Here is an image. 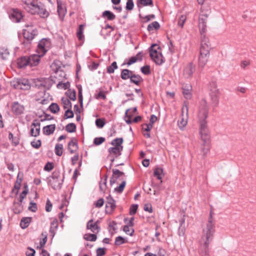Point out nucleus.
<instances>
[{"label": "nucleus", "instance_id": "obj_1", "mask_svg": "<svg viewBox=\"0 0 256 256\" xmlns=\"http://www.w3.org/2000/svg\"><path fill=\"white\" fill-rule=\"evenodd\" d=\"M214 214V210L211 208L208 222L203 228L200 240V248L201 256H208L209 255L208 246L213 238L215 232V220L213 218Z\"/></svg>", "mask_w": 256, "mask_h": 256}, {"label": "nucleus", "instance_id": "obj_2", "mask_svg": "<svg viewBox=\"0 0 256 256\" xmlns=\"http://www.w3.org/2000/svg\"><path fill=\"white\" fill-rule=\"evenodd\" d=\"M24 4V8L32 14H38L41 18H46L49 15V12L42 4H38L35 0H22Z\"/></svg>", "mask_w": 256, "mask_h": 256}, {"label": "nucleus", "instance_id": "obj_3", "mask_svg": "<svg viewBox=\"0 0 256 256\" xmlns=\"http://www.w3.org/2000/svg\"><path fill=\"white\" fill-rule=\"evenodd\" d=\"M208 107L205 100H202L200 103L198 112V118L200 124V132L206 134L205 132H209L206 118L208 117Z\"/></svg>", "mask_w": 256, "mask_h": 256}, {"label": "nucleus", "instance_id": "obj_4", "mask_svg": "<svg viewBox=\"0 0 256 256\" xmlns=\"http://www.w3.org/2000/svg\"><path fill=\"white\" fill-rule=\"evenodd\" d=\"M210 46L208 38L205 35L202 36L198 58L199 68H204L207 63L210 56Z\"/></svg>", "mask_w": 256, "mask_h": 256}, {"label": "nucleus", "instance_id": "obj_5", "mask_svg": "<svg viewBox=\"0 0 256 256\" xmlns=\"http://www.w3.org/2000/svg\"><path fill=\"white\" fill-rule=\"evenodd\" d=\"M150 54L152 59L157 64H162L164 61L161 50L158 44H152L150 50Z\"/></svg>", "mask_w": 256, "mask_h": 256}, {"label": "nucleus", "instance_id": "obj_6", "mask_svg": "<svg viewBox=\"0 0 256 256\" xmlns=\"http://www.w3.org/2000/svg\"><path fill=\"white\" fill-rule=\"evenodd\" d=\"M62 182L63 179L59 172H54L48 180L49 184L54 190L60 189Z\"/></svg>", "mask_w": 256, "mask_h": 256}, {"label": "nucleus", "instance_id": "obj_7", "mask_svg": "<svg viewBox=\"0 0 256 256\" xmlns=\"http://www.w3.org/2000/svg\"><path fill=\"white\" fill-rule=\"evenodd\" d=\"M203 144L200 146V150L203 156H206L210 150V135L209 132H205V134L200 132Z\"/></svg>", "mask_w": 256, "mask_h": 256}, {"label": "nucleus", "instance_id": "obj_8", "mask_svg": "<svg viewBox=\"0 0 256 256\" xmlns=\"http://www.w3.org/2000/svg\"><path fill=\"white\" fill-rule=\"evenodd\" d=\"M182 114L178 124L180 129H183L187 124L188 120V107L185 104L182 108Z\"/></svg>", "mask_w": 256, "mask_h": 256}, {"label": "nucleus", "instance_id": "obj_9", "mask_svg": "<svg viewBox=\"0 0 256 256\" xmlns=\"http://www.w3.org/2000/svg\"><path fill=\"white\" fill-rule=\"evenodd\" d=\"M50 48V42L48 40L43 38L38 43L37 49L38 54L43 56Z\"/></svg>", "mask_w": 256, "mask_h": 256}, {"label": "nucleus", "instance_id": "obj_10", "mask_svg": "<svg viewBox=\"0 0 256 256\" xmlns=\"http://www.w3.org/2000/svg\"><path fill=\"white\" fill-rule=\"evenodd\" d=\"M14 86L16 88L24 90L30 89L31 86L29 80L26 78L18 79L14 84Z\"/></svg>", "mask_w": 256, "mask_h": 256}, {"label": "nucleus", "instance_id": "obj_11", "mask_svg": "<svg viewBox=\"0 0 256 256\" xmlns=\"http://www.w3.org/2000/svg\"><path fill=\"white\" fill-rule=\"evenodd\" d=\"M208 18L207 14H200L198 18V27L202 36L204 35V33L206 30V22Z\"/></svg>", "mask_w": 256, "mask_h": 256}, {"label": "nucleus", "instance_id": "obj_12", "mask_svg": "<svg viewBox=\"0 0 256 256\" xmlns=\"http://www.w3.org/2000/svg\"><path fill=\"white\" fill-rule=\"evenodd\" d=\"M40 124L37 120H34L30 126V135L36 137L40 135Z\"/></svg>", "mask_w": 256, "mask_h": 256}, {"label": "nucleus", "instance_id": "obj_13", "mask_svg": "<svg viewBox=\"0 0 256 256\" xmlns=\"http://www.w3.org/2000/svg\"><path fill=\"white\" fill-rule=\"evenodd\" d=\"M195 70V66L192 62H190L184 67L183 70V75L185 78H190Z\"/></svg>", "mask_w": 256, "mask_h": 256}, {"label": "nucleus", "instance_id": "obj_14", "mask_svg": "<svg viewBox=\"0 0 256 256\" xmlns=\"http://www.w3.org/2000/svg\"><path fill=\"white\" fill-rule=\"evenodd\" d=\"M12 111L15 115L18 116L24 113V107L18 102H14L11 106Z\"/></svg>", "mask_w": 256, "mask_h": 256}, {"label": "nucleus", "instance_id": "obj_15", "mask_svg": "<svg viewBox=\"0 0 256 256\" xmlns=\"http://www.w3.org/2000/svg\"><path fill=\"white\" fill-rule=\"evenodd\" d=\"M41 56V55L38 54H32L27 57L28 61V66H37L40 61V58Z\"/></svg>", "mask_w": 256, "mask_h": 256}, {"label": "nucleus", "instance_id": "obj_16", "mask_svg": "<svg viewBox=\"0 0 256 256\" xmlns=\"http://www.w3.org/2000/svg\"><path fill=\"white\" fill-rule=\"evenodd\" d=\"M98 221L94 222L92 220H90L86 224V228L90 230L92 232L97 234L100 230V226H98Z\"/></svg>", "mask_w": 256, "mask_h": 256}, {"label": "nucleus", "instance_id": "obj_17", "mask_svg": "<svg viewBox=\"0 0 256 256\" xmlns=\"http://www.w3.org/2000/svg\"><path fill=\"white\" fill-rule=\"evenodd\" d=\"M157 120V117L152 114L150 116V122L142 125V130L143 131L150 132L153 127V124Z\"/></svg>", "mask_w": 256, "mask_h": 256}, {"label": "nucleus", "instance_id": "obj_18", "mask_svg": "<svg viewBox=\"0 0 256 256\" xmlns=\"http://www.w3.org/2000/svg\"><path fill=\"white\" fill-rule=\"evenodd\" d=\"M106 199V211H109L110 212H111L116 207V201L110 196H107Z\"/></svg>", "mask_w": 256, "mask_h": 256}, {"label": "nucleus", "instance_id": "obj_19", "mask_svg": "<svg viewBox=\"0 0 256 256\" xmlns=\"http://www.w3.org/2000/svg\"><path fill=\"white\" fill-rule=\"evenodd\" d=\"M124 174L123 172L119 170H118L113 169L112 170V175L110 180V184L111 185H112L114 184H115L117 180L119 178L124 176Z\"/></svg>", "mask_w": 256, "mask_h": 256}, {"label": "nucleus", "instance_id": "obj_20", "mask_svg": "<svg viewBox=\"0 0 256 256\" xmlns=\"http://www.w3.org/2000/svg\"><path fill=\"white\" fill-rule=\"evenodd\" d=\"M214 92H210V96L214 106H216L219 102V97L220 94V90H214Z\"/></svg>", "mask_w": 256, "mask_h": 256}, {"label": "nucleus", "instance_id": "obj_21", "mask_svg": "<svg viewBox=\"0 0 256 256\" xmlns=\"http://www.w3.org/2000/svg\"><path fill=\"white\" fill-rule=\"evenodd\" d=\"M78 149V142L75 138H72L68 144V150L70 154L75 153Z\"/></svg>", "mask_w": 256, "mask_h": 256}, {"label": "nucleus", "instance_id": "obj_22", "mask_svg": "<svg viewBox=\"0 0 256 256\" xmlns=\"http://www.w3.org/2000/svg\"><path fill=\"white\" fill-rule=\"evenodd\" d=\"M182 93L184 98L186 99H190L192 96V86L190 84L183 85L182 86Z\"/></svg>", "mask_w": 256, "mask_h": 256}, {"label": "nucleus", "instance_id": "obj_23", "mask_svg": "<svg viewBox=\"0 0 256 256\" xmlns=\"http://www.w3.org/2000/svg\"><path fill=\"white\" fill-rule=\"evenodd\" d=\"M10 17L12 20L18 22L20 21L22 18V15L18 10H14Z\"/></svg>", "mask_w": 256, "mask_h": 256}, {"label": "nucleus", "instance_id": "obj_24", "mask_svg": "<svg viewBox=\"0 0 256 256\" xmlns=\"http://www.w3.org/2000/svg\"><path fill=\"white\" fill-rule=\"evenodd\" d=\"M55 129V124H50L44 126L42 131L44 134L48 136L53 134Z\"/></svg>", "mask_w": 256, "mask_h": 256}, {"label": "nucleus", "instance_id": "obj_25", "mask_svg": "<svg viewBox=\"0 0 256 256\" xmlns=\"http://www.w3.org/2000/svg\"><path fill=\"white\" fill-rule=\"evenodd\" d=\"M17 64L19 68H24L26 66H28V61L27 57L23 56L18 59Z\"/></svg>", "mask_w": 256, "mask_h": 256}, {"label": "nucleus", "instance_id": "obj_26", "mask_svg": "<svg viewBox=\"0 0 256 256\" xmlns=\"http://www.w3.org/2000/svg\"><path fill=\"white\" fill-rule=\"evenodd\" d=\"M122 150L121 148H118L115 146L110 148L108 152L110 154L114 156L116 158L121 155V152Z\"/></svg>", "mask_w": 256, "mask_h": 256}, {"label": "nucleus", "instance_id": "obj_27", "mask_svg": "<svg viewBox=\"0 0 256 256\" xmlns=\"http://www.w3.org/2000/svg\"><path fill=\"white\" fill-rule=\"evenodd\" d=\"M142 81L143 79L139 75L133 74L130 76V82L136 85H139Z\"/></svg>", "mask_w": 256, "mask_h": 256}, {"label": "nucleus", "instance_id": "obj_28", "mask_svg": "<svg viewBox=\"0 0 256 256\" xmlns=\"http://www.w3.org/2000/svg\"><path fill=\"white\" fill-rule=\"evenodd\" d=\"M134 74L132 71L128 69L122 70L121 72V78L124 80H126L130 78V76Z\"/></svg>", "mask_w": 256, "mask_h": 256}, {"label": "nucleus", "instance_id": "obj_29", "mask_svg": "<svg viewBox=\"0 0 256 256\" xmlns=\"http://www.w3.org/2000/svg\"><path fill=\"white\" fill-rule=\"evenodd\" d=\"M31 221L32 218L30 217L22 218L20 222V227L23 229L26 228L29 226Z\"/></svg>", "mask_w": 256, "mask_h": 256}, {"label": "nucleus", "instance_id": "obj_30", "mask_svg": "<svg viewBox=\"0 0 256 256\" xmlns=\"http://www.w3.org/2000/svg\"><path fill=\"white\" fill-rule=\"evenodd\" d=\"M123 142V138H116L113 140L111 142V144L114 146L120 148H121L122 150H123V146H122V144Z\"/></svg>", "mask_w": 256, "mask_h": 256}, {"label": "nucleus", "instance_id": "obj_31", "mask_svg": "<svg viewBox=\"0 0 256 256\" xmlns=\"http://www.w3.org/2000/svg\"><path fill=\"white\" fill-rule=\"evenodd\" d=\"M142 55L141 52L138 53L136 56H133L130 58L128 62H127V64L130 66L138 60H142Z\"/></svg>", "mask_w": 256, "mask_h": 256}, {"label": "nucleus", "instance_id": "obj_32", "mask_svg": "<svg viewBox=\"0 0 256 256\" xmlns=\"http://www.w3.org/2000/svg\"><path fill=\"white\" fill-rule=\"evenodd\" d=\"M103 18H106L108 20H112L116 18V16L110 10H105L102 14Z\"/></svg>", "mask_w": 256, "mask_h": 256}, {"label": "nucleus", "instance_id": "obj_33", "mask_svg": "<svg viewBox=\"0 0 256 256\" xmlns=\"http://www.w3.org/2000/svg\"><path fill=\"white\" fill-rule=\"evenodd\" d=\"M10 52L8 50L4 48H0V56L4 60H6L9 56Z\"/></svg>", "mask_w": 256, "mask_h": 256}, {"label": "nucleus", "instance_id": "obj_34", "mask_svg": "<svg viewBox=\"0 0 256 256\" xmlns=\"http://www.w3.org/2000/svg\"><path fill=\"white\" fill-rule=\"evenodd\" d=\"M62 102L64 109L72 108V103L67 98H62Z\"/></svg>", "mask_w": 256, "mask_h": 256}, {"label": "nucleus", "instance_id": "obj_35", "mask_svg": "<svg viewBox=\"0 0 256 256\" xmlns=\"http://www.w3.org/2000/svg\"><path fill=\"white\" fill-rule=\"evenodd\" d=\"M58 226V224L57 220H54L51 222L50 232L51 234V236H52V237L54 236L55 231L57 229Z\"/></svg>", "mask_w": 256, "mask_h": 256}, {"label": "nucleus", "instance_id": "obj_36", "mask_svg": "<svg viewBox=\"0 0 256 256\" xmlns=\"http://www.w3.org/2000/svg\"><path fill=\"white\" fill-rule=\"evenodd\" d=\"M160 28V24L157 22H154L148 25L147 30L149 32H151L154 30H157Z\"/></svg>", "mask_w": 256, "mask_h": 256}, {"label": "nucleus", "instance_id": "obj_37", "mask_svg": "<svg viewBox=\"0 0 256 256\" xmlns=\"http://www.w3.org/2000/svg\"><path fill=\"white\" fill-rule=\"evenodd\" d=\"M23 35L24 38L28 40H32L34 38V34L32 32H30L28 30H24L23 32Z\"/></svg>", "mask_w": 256, "mask_h": 256}, {"label": "nucleus", "instance_id": "obj_38", "mask_svg": "<svg viewBox=\"0 0 256 256\" xmlns=\"http://www.w3.org/2000/svg\"><path fill=\"white\" fill-rule=\"evenodd\" d=\"M49 110L52 113L56 114L60 110V108L57 104L52 103L49 106Z\"/></svg>", "mask_w": 256, "mask_h": 256}, {"label": "nucleus", "instance_id": "obj_39", "mask_svg": "<svg viewBox=\"0 0 256 256\" xmlns=\"http://www.w3.org/2000/svg\"><path fill=\"white\" fill-rule=\"evenodd\" d=\"M63 146L62 144H57L55 146V153L58 156L62 154Z\"/></svg>", "mask_w": 256, "mask_h": 256}, {"label": "nucleus", "instance_id": "obj_40", "mask_svg": "<svg viewBox=\"0 0 256 256\" xmlns=\"http://www.w3.org/2000/svg\"><path fill=\"white\" fill-rule=\"evenodd\" d=\"M58 12L60 18H63L66 13V9L62 6H60L58 3Z\"/></svg>", "mask_w": 256, "mask_h": 256}, {"label": "nucleus", "instance_id": "obj_41", "mask_svg": "<svg viewBox=\"0 0 256 256\" xmlns=\"http://www.w3.org/2000/svg\"><path fill=\"white\" fill-rule=\"evenodd\" d=\"M66 130L68 132H76V126L74 123H70L66 126Z\"/></svg>", "mask_w": 256, "mask_h": 256}, {"label": "nucleus", "instance_id": "obj_42", "mask_svg": "<svg viewBox=\"0 0 256 256\" xmlns=\"http://www.w3.org/2000/svg\"><path fill=\"white\" fill-rule=\"evenodd\" d=\"M84 238L86 240L94 242L96 240V236L95 234H85L84 235Z\"/></svg>", "mask_w": 256, "mask_h": 256}, {"label": "nucleus", "instance_id": "obj_43", "mask_svg": "<svg viewBox=\"0 0 256 256\" xmlns=\"http://www.w3.org/2000/svg\"><path fill=\"white\" fill-rule=\"evenodd\" d=\"M123 230L126 234L130 236H132L134 232V230L132 227L130 226H124L123 228Z\"/></svg>", "mask_w": 256, "mask_h": 256}, {"label": "nucleus", "instance_id": "obj_44", "mask_svg": "<svg viewBox=\"0 0 256 256\" xmlns=\"http://www.w3.org/2000/svg\"><path fill=\"white\" fill-rule=\"evenodd\" d=\"M118 68L117 64L116 62H113L110 66L107 68V72L109 74H112L114 70Z\"/></svg>", "mask_w": 256, "mask_h": 256}, {"label": "nucleus", "instance_id": "obj_45", "mask_svg": "<svg viewBox=\"0 0 256 256\" xmlns=\"http://www.w3.org/2000/svg\"><path fill=\"white\" fill-rule=\"evenodd\" d=\"M126 182L123 180L118 186H117L114 188V192L118 193H121L124 190V189L126 186Z\"/></svg>", "mask_w": 256, "mask_h": 256}, {"label": "nucleus", "instance_id": "obj_46", "mask_svg": "<svg viewBox=\"0 0 256 256\" xmlns=\"http://www.w3.org/2000/svg\"><path fill=\"white\" fill-rule=\"evenodd\" d=\"M70 86V84L68 82L62 83L60 82L57 84V88L59 89L66 90Z\"/></svg>", "mask_w": 256, "mask_h": 256}, {"label": "nucleus", "instance_id": "obj_47", "mask_svg": "<svg viewBox=\"0 0 256 256\" xmlns=\"http://www.w3.org/2000/svg\"><path fill=\"white\" fill-rule=\"evenodd\" d=\"M66 94L71 100H76V93L74 90H69L66 92Z\"/></svg>", "mask_w": 256, "mask_h": 256}, {"label": "nucleus", "instance_id": "obj_48", "mask_svg": "<svg viewBox=\"0 0 256 256\" xmlns=\"http://www.w3.org/2000/svg\"><path fill=\"white\" fill-rule=\"evenodd\" d=\"M105 124V120L104 118H98L96 120V124L98 128H103Z\"/></svg>", "mask_w": 256, "mask_h": 256}, {"label": "nucleus", "instance_id": "obj_49", "mask_svg": "<svg viewBox=\"0 0 256 256\" xmlns=\"http://www.w3.org/2000/svg\"><path fill=\"white\" fill-rule=\"evenodd\" d=\"M76 34H77V37L78 38L79 40H82L84 38L82 25L80 26Z\"/></svg>", "mask_w": 256, "mask_h": 256}, {"label": "nucleus", "instance_id": "obj_50", "mask_svg": "<svg viewBox=\"0 0 256 256\" xmlns=\"http://www.w3.org/2000/svg\"><path fill=\"white\" fill-rule=\"evenodd\" d=\"M186 17L185 15H182L179 18L178 24L179 26L182 28L186 20Z\"/></svg>", "mask_w": 256, "mask_h": 256}, {"label": "nucleus", "instance_id": "obj_51", "mask_svg": "<svg viewBox=\"0 0 256 256\" xmlns=\"http://www.w3.org/2000/svg\"><path fill=\"white\" fill-rule=\"evenodd\" d=\"M126 242L125 240L121 236H117L115 240V244L120 246L122 244H124Z\"/></svg>", "mask_w": 256, "mask_h": 256}, {"label": "nucleus", "instance_id": "obj_52", "mask_svg": "<svg viewBox=\"0 0 256 256\" xmlns=\"http://www.w3.org/2000/svg\"><path fill=\"white\" fill-rule=\"evenodd\" d=\"M64 116L65 118H70L74 117V112L71 110V108H68L66 110Z\"/></svg>", "mask_w": 256, "mask_h": 256}, {"label": "nucleus", "instance_id": "obj_53", "mask_svg": "<svg viewBox=\"0 0 256 256\" xmlns=\"http://www.w3.org/2000/svg\"><path fill=\"white\" fill-rule=\"evenodd\" d=\"M209 88L210 92H214V90H219L218 88L217 84L215 81H212L210 82Z\"/></svg>", "mask_w": 256, "mask_h": 256}, {"label": "nucleus", "instance_id": "obj_54", "mask_svg": "<svg viewBox=\"0 0 256 256\" xmlns=\"http://www.w3.org/2000/svg\"><path fill=\"white\" fill-rule=\"evenodd\" d=\"M139 2L143 6H153L152 0H140Z\"/></svg>", "mask_w": 256, "mask_h": 256}, {"label": "nucleus", "instance_id": "obj_55", "mask_svg": "<svg viewBox=\"0 0 256 256\" xmlns=\"http://www.w3.org/2000/svg\"><path fill=\"white\" fill-rule=\"evenodd\" d=\"M162 173V170L160 168H156L154 171V176L157 178L158 180H161L160 175Z\"/></svg>", "mask_w": 256, "mask_h": 256}, {"label": "nucleus", "instance_id": "obj_56", "mask_svg": "<svg viewBox=\"0 0 256 256\" xmlns=\"http://www.w3.org/2000/svg\"><path fill=\"white\" fill-rule=\"evenodd\" d=\"M105 138L103 137L96 138L94 140V144L96 146H98L104 142Z\"/></svg>", "mask_w": 256, "mask_h": 256}, {"label": "nucleus", "instance_id": "obj_57", "mask_svg": "<svg viewBox=\"0 0 256 256\" xmlns=\"http://www.w3.org/2000/svg\"><path fill=\"white\" fill-rule=\"evenodd\" d=\"M96 98L105 100L106 98V96L105 92L104 91H100L97 94H96Z\"/></svg>", "mask_w": 256, "mask_h": 256}, {"label": "nucleus", "instance_id": "obj_58", "mask_svg": "<svg viewBox=\"0 0 256 256\" xmlns=\"http://www.w3.org/2000/svg\"><path fill=\"white\" fill-rule=\"evenodd\" d=\"M27 194H28V191L24 190L20 194V199H19V202L18 203V204H19V206H21V204L22 202V201H23L24 199V198L26 197V195Z\"/></svg>", "mask_w": 256, "mask_h": 256}, {"label": "nucleus", "instance_id": "obj_59", "mask_svg": "<svg viewBox=\"0 0 256 256\" xmlns=\"http://www.w3.org/2000/svg\"><path fill=\"white\" fill-rule=\"evenodd\" d=\"M134 4L132 0H128L126 4V9L128 10H131L133 9Z\"/></svg>", "mask_w": 256, "mask_h": 256}, {"label": "nucleus", "instance_id": "obj_60", "mask_svg": "<svg viewBox=\"0 0 256 256\" xmlns=\"http://www.w3.org/2000/svg\"><path fill=\"white\" fill-rule=\"evenodd\" d=\"M106 178L102 180L100 182V188L102 191H104L106 188Z\"/></svg>", "mask_w": 256, "mask_h": 256}, {"label": "nucleus", "instance_id": "obj_61", "mask_svg": "<svg viewBox=\"0 0 256 256\" xmlns=\"http://www.w3.org/2000/svg\"><path fill=\"white\" fill-rule=\"evenodd\" d=\"M36 251L34 249L28 248V250L26 252V256H34Z\"/></svg>", "mask_w": 256, "mask_h": 256}, {"label": "nucleus", "instance_id": "obj_62", "mask_svg": "<svg viewBox=\"0 0 256 256\" xmlns=\"http://www.w3.org/2000/svg\"><path fill=\"white\" fill-rule=\"evenodd\" d=\"M31 145L34 148H38L41 146V141L40 140L32 141L31 142Z\"/></svg>", "mask_w": 256, "mask_h": 256}, {"label": "nucleus", "instance_id": "obj_63", "mask_svg": "<svg viewBox=\"0 0 256 256\" xmlns=\"http://www.w3.org/2000/svg\"><path fill=\"white\" fill-rule=\"evenodd\" d=\"M28 210L32 212H35L37 210V206L35 202H31L30 206H28Z\"/></svg>", "mask_w": 256, "mask_h": 256}, {"label": "nucleus", "instance_id": "obj_64", "mask_svg": "<svg viewBox=\"0 0 256 256\" xmlns=\"http://www.w3.org/2000/svg\"><path fill=\"white\" fill-rule=\"evenodd\" d=\"M142 72L145 74H148L150 73V66H144L141 68Z\"/></svg>", "mask_w": 256, "mask_h": 256}]
</instances>
